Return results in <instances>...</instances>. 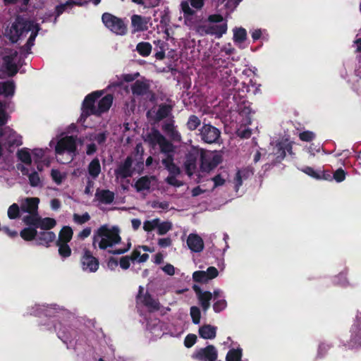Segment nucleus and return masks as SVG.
Wrapping results in <instances>:
<instances>
[{"label":"nucleus","mask_w":361,"mask_h":361,"mask_svg":"<svg viewBox=\"0 0 361 361\" xmlns=\"http://www.w3.org/2000/svg\"><path fill=\"white\" fill-rule=\"evenodd\" d=\"M219 275V271L218 269L213 266L209 267L206 271H204V283L209 281L212 280L213 279H215Z\"/></svg>","instance_id":"obj_41"},{"label":"nucleus","mask_w":361,"mask_h":361,"mask_svg":"<svg viewBox=\"0 0 361 361\" xmlns=\"http://www.w3.org/2000/svg\"><path fill=\"white\" fill-rule=\"evenodd\" d=\"M185 171L188 176H192L195 169V164L193 161H188L185 163Z\"/></svg>","instance_id":"obj_64"},{"label":"nucleus","mask_w":361,"mask_h":361,"mask_svg":"<svg viewBox=\"0 0 361 361\" xmlns=\"http://www.w3.org/2000/svg\"><path fill=\"white\" fill-rule=\"evenodd\" d=\"M82 269L88 270L91 272H94L98 269L99 262L92 255L90 251L86 250L81 259Z\"/></svg>","instance_id":"obj_16"},{"label":"nucleus","mask_w":361,"mask_h":361,"mask_svg":"<svg viewBox=\"0 0 361 361\" xmlns=\"http://www.w3.org/2000/svg\"><path fill=\"white\" fill-rule=\"evenodd\" d=\"M134 83L131 86L130 90H149L150 87V81L140 75V73H124L118 78L116 82L109 84L104 90H111L113 88H120L123 90H129L127 85L124 86V82Z\"/></svg>","instance_id":"obj_5"},{"label":"nucleus","mask_w":361,"mask_h":361,"mask_svg":"<svg viewBox=\"0 0 361 361\" xmlns=\"http://www.w3.org/2000/svg\"><path fill=\"white\" fill-rule=\"evenodd\" d=\"M19 216V207L17 204H13L8 209V216L11 219H16Z\"/></svg>","instance_id":"obj_49"},{"label":"nucleus","mask_w":361,"mask_h":361,"mask_svg":"<svg viewBox=\"0 0 361 361\" xmlns=\"http://www.w3.org/2000/svg\"><path fill=\"white\" fill-rule=\"evenodd\" d=\"M30 185L32 187H41L42 185V180L39 174L33 171L28 175Z\"/></svg>","instance_id":"obj_36"},{"label":"nucleus","mask_w":361,"mask_h":361,"mask_svg":"<svg viewBox=\"0 0 361 361\" xmlns=\"http://www.w3.org/2000/svg\"><path fill=\"white\" fill-rule=\"evenodd\" d=\"M152 47L151 44L147 42H139L136 46V51L143 57L149 56L152 52Z\"/></svg>","instance_id":"obj_28"},{"label":"nucleus","mask_w":361,"mask_h":361,"mask_svg":"<svg viewBox=\"0 0 361 361\" xmlns=\"http://www.w3.org/2000/svg\"><path fill=\"white\" fill-rule=\"evenodd\" d=\"M87 2H75L73 1H68L65 4H61L59 5H57L55 8V13L56 16L59 17L66 10L67 6L72 5V4H76L78 6H83Z\"/></svg>","instance_id":"obj_34"},{"label":"nucleus","mask_w":361,"mask_h":361,"mask_svg":"<svg viewBox=\"0 0 361 361\" xmlns=\"http://www.w3.org/2000/svg\"><path fill=\"white\" fill-rule=\"evenodd\" d=\"M154 44L156 46L154 50L155 58L157 60H163L165 58V51L166 47H168V43L161 39H157L154 41Z\"/></svg>","instance_id":"obj_25"},{"label":"nucleus","mask_w":361,"mask_h":361,"mask_svg":"<svg viewBox=\"0 0 361 361\" xmlns=\"http://www.w3.org/2000/svg\"><path fill=\"white\" fill-rule=\"evenodd\" d=\"M227 306V302L224 299H219L216 300L213 305V309L215 312H220L224 310Z\"/></svg>","instance_id":"obj_51"},{"label":"nucleus","mask_w":361,"mask_h":361,"mask_svg":"<svg viewBox=\"0 0 361 361\" xmlns=\"http://www.w3.org/2000/svg\"><path fill=\"white\" fill-rule=\"evenodd\" d=\"M87 171L92 178L95 179L101 172V166L98 159H94L88 165Z\"/></svg>","instance_id":"obj_27"},{"label":"nucleus","mask_w":361,"mask_h":361,"mask_svg":"<svg viewBox=\"0 0 361 361\" xmlns=\"http://www.w3.org/2000/svg\"><path fill=\"white\" fill-rule=\"evenodd\" d=\"M56 239V235L52 231H43L39 235V240L41 244L48 245Z\"/></svg>","instance_id":"obj_32"},{"label":"nucleus","mask_w":361,"mask_h":361,"mask_svg":"<svg viewBox=\"0 0 361 361\" xmlns=\"http://www.w3.org/2000/svg\"><path fill=\"white\" fill-rule=\"evenodd\" d=\"M222 161V155L219 151L209 152L204 149V172H209L215 169Z\"/></svg>","instance_id":"obj_12"},{"label":"nucleus","mask_w":361,"mask_h":361,"mask_svg":"<svg viewBox=\"0 0 361 361\" xmlns=\"http://www.w3.org/2000/svg\"><path fill=\"white\" fill-rule=\"evenodd\" d=\"M39 219L40 217L37 212H35L24 216L23 220L27 225H32L38 227Z\"/></svg>","instance_id":"obj_37"},{"label":"nucleus","mask_w":361,"mask_h":361,"mask_svg":"<svg viewBox=\"0 0 361 361\" xmlns=\"http://www.w3.org/2000/svg\"><path fill=\"white\" fill-rule=\"evenodd\" d=\"M51 176L56 183L58 185L61 184L63 180L66 178V173H61L59 170L52 169Z\"/></svg>","instance_id":"obj_44"},{"label":"nucleus","mask_w":361,"mask_h":361,"mask_svg":"<svg viewBox=\"0 0 361 361\" xmlns=\"http://www.w3.org/2000/svg\"><path fill=\"white\" fill-rule=\"evenodd\" d=\"M40 29V25L38 23L27 20L21 16H17L8 30V36L11 42L16 43L21 35L31 32L26 44L23 47L27 53H30Z\"/></svg>","instance_id":"obj_2"},{"label":"nucleus","mask_w":361,"mask_h":361,"mask_svg":"<svg viewBox=\"0 0 361 361\" xmlns=\"http://www.w3.org/2000/svg\"><path fill=\"white\" fill-rule=\"evenodd\" d=\"M148 258L149 255L147 254L141 255L137 249L135 250L130 256L131 260H137L139 262H145Z\"/></svg>","instance_id":"obj_47"},{"label":"nucleus","mask_w":361,"mask_h":361,"mask_svg":"<svg viewBox=\"0 0 361 361\" xmlns=\"http://www.w3.org/2000/svg\"><path fill=\"white\" fill-rule=\"evenodd\" d=\"M180 8L183 13V18L185 25L190 27V29L195 30L200 35H202V18L201 16H197V12L190 7L188 1H183L180 4Z\"/></svg>","instance_id":"obj_7"},{"label":"nucleus","mask_w":361,"mask_h":361,"mask_svg":"<svg viewBox=\"0 0 361 361\" xmlns=\"http://www.w3.org/2000/svg\"><path fill=\"white\" fill-rule=\"evenodd\" d=\"M39 202V200L37 197L25 198L21 201L20 208L22 211L29 214L37 212Z\"/></svg>","instance_id":"obj_19"},{"label":"nucleus","mask_w":361,"mask_h":361,"mask_svg":"<svg viewBox=\"0 0 361 361\" xmlns=\"http://www.w3.org/2000/svg\"><path fill=\"white\" fill-rule=\"evenodd\" d=\"M57 161L61 164H68L72 161L76 155V142L71 136L61 138L57 143L56 148Z\"/></svg>","instance_id":"obj_6"},{"label":"nucleus","mask_w":361,"mask_h":361,"mask_svg":"<svg viewBox=\"0 0 361 361\" xmlns=\"http://www.w3.org/2000/svg\"><path fill=\"white\" fill-rule=\"evenodd\" d=\"M173 105L171 104H161L156 113L154 120L159 121L169 116L172 110Z\"/></svg>","instance_id":"obj_26"},{"label":"nucleus","mask_w":361,"mask_h":361,"mask_svg":"<svg viewBox=\"0 0 361 361\" xmlns=\"http://www.w3.org/2000/svg\"><path fill=\"white\" fill-rule=\"evenodd\" d=\"M131 166L132 159L130 157H128L115 171L116 178L131 177L133 174V169Z\"/></svg>","instance_id":"obj_18"},{"label":"nucleus","mask_w":361,"mask_h":361,"mask_svg":"<svg viewBox=\"0 0 361 361\" xmlns=\"http://www.w3.org/2000/svg\"><path fill=\"white\" fill-rule=\"evenodd\" d=\"M239 93L240 92H224L219 104L224 107V112L221 113L224 116L231 111L238 112L240 126L235 133L240 138L247 139L252 135V130L246 126L251 124L252 114L254 112L250 107V103Z\"/></svg>","instance_id":"obj_1"},{"label":"nucleus","mask_w":361,"mask_h":361,"mask_svg":"<svg viewBox=\"0 0 361 361\" xmlns=\"http://www.w3.org/2000/svg\"><path fill=\"white\" fill-rule=\"evenodd\" d=\"M207 182L212 181L214 183L213 188L223 185L226 180L223 178L221 174H217L210 179H207Z\"/></svg>","instance_id":"obj_52"},{"label":"nucleus","mask_w":361,"mask_h":361,"mask_svg":"<svg viewBox=\"0 0 361 361\" xmlns=\"http://www.w3.org/2000/svg\"><path fill=\"white\" fill-rule=\"evenodd\" d=\"M188 247L193 252H200L203 247L202 238L196 234H190L187 239Z\"/></svg>","instance_id":"obj_22"},{"label":"nucleus","mask_w":361,"mask_h":361,"mask_svg":"<svg viewBox=\"0 0 361 361\" xmlns=\"http://www.w3.org/2000/svg\"><path fill=\"white\" fill-rule=\"evenodd\" d=\"M172 228V224L169 221H164L160 222L159 219H158V224H157V232L159 235H164L168 231H169Z\"/></svg>","instance_id":"obj_40"},{"label":"nucleus","mask_w":361,"mask_h":361,"mask_svg":"<svg viewBox=\"0 0 361 361\" xmlns=\"http://www.w3.org/2000/svg\"><path fill=\"white\" fill-rule=\"evenodd\" d=\"M330 348L331 345L329 344L324 343H320L318 348L317 357H323L327 353Z\"/></svg>","instance_id":"obj_58"},{"label":"nucleus","mask_w":361,"mask_h":361,"mask_svg":"<svg viewBox=\"0 0 361 361\" xmlns=\"http://www.w3.org/2000/svg\"><path fill=\"white\" fill-rule=\"evenodd\" d=\"M56 224V222L55 219L52 218H44V219H39V222L38 227L44 229V230H49L52 228H54Z\"/></svg>","instance_id":"obj_35"},{"label":"nucleus","mask_w":361,"mask_h":361,"mask_svg":"<svg viewBox=\"0 0 361 361\" xmlns=\"http://www.w3.org/2000/svg\"><path fill=\"white\" fill-rule=\"evenodd\" d=\"M73 236V230L69 226H64L59 233V240L57 242L68 243Z\"/></svg>","instance_id":"obj_30"},{"label":"nucleus","mask_w":361,"mask_h":361,"mask_svg":"<svg viewBox=\"0 0 361 361\" xmlns=\"http://www.w3.org/2000/svg\"><path fill=\"white\" fill-rule=\"evenodd\" d=\"M302 171L316 180L320 178L319 175V170L315 171L312 167L305 166L302 169Z\"/></svg>","instance_id":"obj_53"},{"label":"nucleus","mask_w":361,"mask_h":361,"mask_svg":"<svg viewBox=\"0 0 361 361\" xmlns=\"http://www.w3.org/2000/svg\"><path fill=\"white\" fill-rule=\"evenodd\" d=\"M145 141L150 145L154 147L159 145L162 153H173L174 146L157 130H152L149 133L145 138Z\"/></svg>","instance_id":"obj_10"},{"label":"nucleus","mask_w":361,"mask_h":361,"mask_svg":"<svg viewBox=\"0 0 361 361\" xmlns=\"http://www.w3.org/2000/svg\"><path fill=\"white\" fill-rule=\"evenodd\" d=\"M102 20L110 31L118 35H125L127 33V25L122 18L110 13H104L102 16Z\"/></svg>","instance_id":"obj_9"},{"label":"nucleus","mask_w":361,"mask_h":361,"mask_svg":"<svg viewBox=\"0 0 361 361\" xmlns=\"http://www.w3.org/2000/svg\"><path fill=\"white\" fill-rule=\"evenodd\" d=\"M319 175L320 178L319 179H318L319 180H332L331 172L329 170H319Z\"/></svg>","instance_id":"obj_62"},{"label":"nucleus","mask_w":361,"mask_h":361,"mask_svg":"<svg viewBox=\"0 0 361 361\" xmlns=\"http://www.w3.org/2000/svg\"><path fill=\"white\" fill-rule=\"evenodd\" d=\"M201 121L195 116H191L188 122V126L190 130H195L200 125Z\"/></svg>","instance_id":"obj_54"},{"label":"nucleus","mask_w":361,"mask_h":361,"mask_svg":"<svg viewBox=\"0 0 361 361\" xmlns=\"http://www.w3.org/2000/svg\"><path fill=\"white\" fill-rule=\"evenodd\" d=\"M204 143L220 144L221 131L216 127L204 123Z\"/></svg>","instance_id":"obj_14"},{"label":"nucleus","mask_w":361,"mask_h":361,"mask_svg":"<svg viewBox=\"0 0 361 361\" xmlns=\"http://www.w3.org/2000/svg\"><path fill=\"white\" fill-rule=\"evenodd\" d=\"M243 350L241 348H232L228 350L226 356V361H241Z\"/></svg>","instance_id":"obj_29"},{"label":"nucleus","mask_w":361,"mask_h":361,"mask_svg":"<svg viewBox=\"0 0 361 361\" xmlns=\"http://www.w3.org/2000/svg\"><path fill=\"white\" fill-rule=\"evenodd\" d=\"M22 144L21 137L9 127L0 130V156L2 154V145L4 147H18Z\"/></svg>","instance_id":"obj_11"},{"label":"nucleus","mask_w":361,"mask_h":361,"mask_svg":"<svg viewBox=\"0 0 361 361\" xmlns=\"http://www.w3.org/2000/svg\"><path fill=\"white\" fill-rule=\"evenodd\" d=\"M119 228L117 226L103 225L99 227L93 236V246L98 245L102 250L111 247L121 241Z\"/></svg>","instance_id":"obj_4"},{"label":"nucleus","mask_w":361,"mask_h":361,"mask_svg":"<svg viewBox=\"0 0 361 361\" xmlns=\"http://www.w3.org/2000/svg\"><path fill=\"white\" fill-rule=\"evenodd\" d=\"M210 24H218V23H222L225 22L224 20V18L220 14H214L209 16L208 18Z\"/></svg>","instance_id":"obj_60"},{"label":"nucleus","mask_w":361,"mask_h":361,"mask_svg":"<svg viewBox=\"0 0 361 361\" xmlns=\"http://www.w3.org/2000/svg\"><path fill=\"white\" fill-rule=\"evenodd\" d=\"M274 154L276 155V159L278 162L281 161L285 158L286 155V148L281 142L276 144Z\"/></svg>","instance_id":"obj_39"},{"label":"nucleus","mask_w":361,"mask_h":361,"mask_svg":"<svg viewBox=\"0 0 361 361\" xmlns=\"http://www.w3.org/2000/svg\"><path fill=\"white\" fill-rule=\"evenodd\" d=\"M142 287H140L139 300L142 302L149 311H157L160 308V304L158 300L152 298L149 295L141 296Z\"/></svg>","instance_id":"obj_21"},{"label":"nucleus","mask_w":361,"mask_h":361,"mask_svg":"<svg viewBox=\"0 0 361 361\" xmlns=\"http://www.w3.org/2000/svg\"><path fill=\"white\" fill-rule=\"evenodd\" d=\"M197 340V336L195 334H188L184 341V344L187 348L192 347Z\"/></svg>","instance_id":"obj_61"},{"label":"nucleus","mask_w":361,"mask_h":361,"mask_svg":"<svg viewBox=\"0 0 361 361\" xmlns=\"http://www.w3.org/2000/svg\"><path fill=\"white\" fill-rule=\"evenodd\" d=\"M204 264H216L218 267H221L224 264V250L217 248L213 243V236L204 238Z\"/></svg>","instance_id":"obj_8"},{"label":"nucleus","mask_w":361,"mask_h":361,"mask_svg":"<svg viewBox=\"0 0 361 361\" xmlns=\"http://www.w3.org/2000/svg\"><path fill=\"white\" fill-rule=\"evenodd\" d=\"M17 54V51H14L13 54L3 57L5 68L11 76L16 75L18 71V66L14 61Z\"/></svg>","instance_id":"obj_20"},{"label":"nucleus","mask_w":361,"mask_h":361,"mask_svg":"<svg viewBox=\"0 0 361 361\" xmlns=\"http://www.w3.org/2000/svg\"><path fill=\"white\" fill-rule=\"evenodd\" d=\"M18 159L23 163L26 164H30L32 159L30 157V152L25 149H20L18 152Z\"/></svg>","instance_id":"obj_43"},{"label":"nucleus","mask_w":361,"mask_h":361,"mask_svg":"<svg viewBox=\"0 0 361 361\" xmlns=\"http://www.w3.org/2000/svg\"><path fill=\"white\" fill-rule=\"evenodd\" d=\"M158 224V219H154L150 221H146L143 224V229L145 231L149 232L157 228Z\"/></svg>","instance_id":"obj_50"},{"label":"nucleus","mask_w":361,"mask_h":361,"mask_svg":"<svg viewBox=\"0 0 361 361\" xmlns=\"http://www.w3.org/2000/svg\"><path fill=\"white\" fill-rule=\"evenodd\" d=\"M68 243L57 242L59 246V252L62 257H68L71 253V248L67 245Z\"/></svg>","instance_id":"obj_45"},{"label":"nucleus","mask_w":361,"mask_h":361,"mask_svg":"<svg viewBox=\"0 0 361 361\" xmlns=\"http://www.w3.org/2000/svg\"><path fill=\"white\" fill-rule=\"evenodd\" d=\"M217 350L212 345L204 348V361H216L217 359Z\"/></svg>","instance_id":"obj_31"},{"label":"nucleus","mask_w":361,"mask_h":361,"mask_svg":"<svg viewBox=\"0 0 361 361\" xmlns=\"http://www.w3.org/2000/svg\"><path fill=\"white\" fill-rule=\"evenodd\" d=\"M216 326L204 324V339H213L216 335Z\"/></svg>","instance_id":"obj_42"},{"label":"nucleus","mask_w":361,"mask_h":361,"mask_svg":"<svg viewBox=\"0 0 361 361\" xmlns=\"http://www.w3.org/2000/svg\"><path fill=\"white\" fill-rule=\"evenodd\" d=\"M190 315L195 324L200 322L201 313L200 310L196 307H192L190 309Z\"/></svg>","instance_id":"obj_56"},{"label":"nucleus","mask_w":361,"mask_h":361,"mask_svg":"<svg viewBox=\"0 0 361 361\" xmlns=\"http://www.w3.org/2000/svg\"><path fill=\"white\" fill-rule=\"evenodd\" d=\"M177 175H171L168 176L166 179V181L171 185L178 187L182 185V183L176 179V176Z\"/></svg>","instance_id":"obj_63"},{"label":"nucleus","mask_w":361,"mask_h":361,"mask_svg":"<svg viewBox=\"0 0 361 361\" xmlns=\"http://www.w3.org/2000/svg\"><path fill=\"white\" fill-rule=\"evenodd\" d=\"M37 234V230L32 228H25L20 232V236L25 240L34 239Z\"/></svg>","instance_id":"obj_38"},{"label":"nucleus","mask_w":361,"mask_h":361,"mask_svg":"<svg viewBox=\"0 0 361 361\" xmlns=\"http://www.w3.org/2000/svg\"><path fill=\"white\" fill-rule=\"evenodd\" d=\"M346 173L345 171L340 168L338 169L332 176V180L334 179L336 182L341 183L345 179Z\"/></svg>","instance_id":"obj_48"},{"label":"nucleus","mask_w":361,"mask_h":361,"mask_svg":"<svg viewBox=\"0 0 361 361\" xmlns=\"http://www.w3.org/2000/svg\"><path fill=\"white\" fill-rule=\"evenodd\" d=\"M99 97L98 92H92L86 97L83 102V114L99 115L109 109L113 102L112 95L107 94L102 99Z\"/></svg>","instance_id":"obj_3"},{"label":"nucleus","mask_w":361,"mask_h":361,"mask_svg":"<svg viewBox=\"0 0 361 361\" xmlns=\"http://www.w3.org/2000/svg\"><path fill=\"white\" fill-rule=\"evenodd\" d=\"M349 348H355L361 346V325L353 327L352 336L348 343Z\"/></svg>","instance_id":"obj_23"},{"label":"nucleus","mask_w":361,"mask_h":361,"mask_svg":"<svg viewBox=\"0 0 361 361\" xmlns=\"http://www.w3.org/2000/svg\"><path fill=\"white\" fill-rule=\"evenodd\" d=\"M227 31V23L220 24H209L207 27L204 25V35H214L216 38H220Z\"/></svg>","instance_id":"obj_17"},{"label":"nucleus","mask_w":361,"mask_h":361,"mask_svg":"<svg viewBox=\"0 0 361 361\" xmlns=\"http://www.w3.org/2000/svg\"><path fill=\"white\" fill-rule=\"evenodd\" d=\"M157 178L155 176H142L139 178L133 185L137 192L146 194L150 192L151 189L156 186Z\"/></svg>","instance_id":"obj_13"},{"label":"nucleus","mask_w":361,"mask_h":361,"mask_svg":"<svg viewBox=\"0 0 361 361\" xmlns=\"http://www.w3.org/2000/svg\"><path fill=\"white\" fill-rule=\"evenodd\" d=\"M247 39V32L245 28L239 27L233 30V41L235 43H242Z\"/></svg>","instance_id":"obj_33"},{"label":"nucleus","mask_w":361,"mask_h":361,"mask_svg":"<svg viewBox=\"0 0 361 361\" xmlns=\"http://www.w3.org/2000/svg\"><path fill=\"white\" fill-rule=\"evenodd\" d=\"M90 215L87 213H85L81 216L77 214H75L73 215L74 221L78 224H82L87 222V221L90 220Z\"/></svg>","instance_id":"obj_57"},{"label":"nucleus","mask_w":361,"mask_h":361,"mask_svg":"<svg viewBox=\"0 0 361 361\" xmlns=\"http://www.w3.org/2000/svg\"><path fill=\"white\" fill-rule=\"evenodd\" d=\"M315 137V135L312 131L306 130L299 134V137L302 141L310 142Z\"/></svg>","instance_id":"obj_55"},{"label":"nucleus","mask_w":361,"mask_h":361,"mask_svg":"<svg viewBox=\"0 0 361 361\" xmlns=\"http://www.w3.org/2000/svg\"><path fill=\"white\" fill-rule=\"evenodd\" d=\"M246 173L247 171L245 170H238L237 171L234 178L235 188L236 191H238L240 187L243 185V177H245Z\"/></svg>","instance_id":"obj_46"},{"label":"nucleus","mask_w":361,"mask_h":361,"mask_svg":"<svg viewBox=\"0 0 361 361\" xmlns=\"http://www.w3.org/2000/svg\"><path fill=\"white\" fill-rule=\"evenodd\" d=\"M149 18L140 15L134 14L131 16L132 32H144L148 29Z\"/></svg>","instance_id":"obj_15"},{"label":"nucleus","mask_w":361,"mask_h":361,"mask_svg":"<svg viewBox=\"0 0 361 361\" xmlns=\"http://www.w3.org/2000/svg\"><path fill=\"white\" fill-rule=\"evenodd\" d=\"M16 84L13 80L0 82V90H15Z\"/></svg>","instance_id":"obj_59"},{"label":"nucleus","mask_w":361,"mask_h":361,"mask_svg":"<svg viewBox=\"0 0 361 361\" xmlns=\"http://www.w3.org/2000/svg\"><path fill=\"white\" fill-rule=\"evenodd\" d=\"M95 198L103 204H110L114 200V193L109 190H97Z\"/></svg>","instance_id":"obj_24"}]
</instances>
